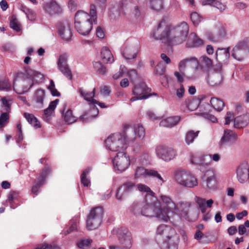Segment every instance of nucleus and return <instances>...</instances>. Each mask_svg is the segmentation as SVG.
I'll return each instance as SVG.
<instances>
[{"mask_svg": "<svg viewBox=\"0 0 249 249\" xmlns=\"http://www.w3.org/2000/svg\"><path fill=\"white\" fill-rule=\"evenodd\" d=\"M189 30L186 22H182L172 27L165 18H163L152 33L153 38L171 45H178L186 40Z\"/></svg>", "mask_w": 249, "mask_h": 249, "instance_id": "f257e3e1", "label": "nucleus"}, {"mask_svg": "<svg viewBox=\"0 0 249 249\" xmlns=\"http://www.w3.org/2000/svg\"><path fill=\"white\" fill-rule=\"evenodd\" d=\"M178 212L176 203H144L141 209L138 205H135L133 210L136 215L141 214L146 217L155 216L166 222L169 219L170 213Z\"/></svg>", "mask_w": 249, "mask_h": 249, "instance_id": "f03ea898", "label": "nucleus"}, {"mask_svg": "<svg viewBox=\"0 0 249 249\" xmlns=\"http://www.w3.org/2000/svg\"><path fill=\"white\" fill-rule=\"evenodd\" d=\"M131 132L128 125H124L122 133H115L108 136L105 141L106 149L117 153L125 151L129 143L135 142V138L130 136Z\"/></svg>", "mask_w": 249, "mask_h": 249, "instance_id": "7ed1b4c3", "label": "nucleus"}, {"mask_svg": "<svg viewBox=\"0 0 249 249\" xmlns=\"http://www.w3.org/2000/svg\"><path fill=\"white\" fill-rule=\"evenodd\" d=\"M97 11L95 5H90L89 13L78 10L75 14L74 27L77 32L82 36L88 35L92 28L93 24H97Z\"/></svg>", "mask_w": 249, "mask_h": 249, "instance_id": "20e7f679", "label": "nucleus"}, {"mask_svg": "<svg viewBox=\"0 0 249 249\" xmlns=\"http://www.w3.org/2000/svg\"><path fill=\"white\" fill-rule=\"evenodd\" d=\"M24 79H14L13 88L14 91L19 94L27 92L34 85L39 84L44 79V75L40 72L27 68L25 72Z\"/></svg>", "mask_w": 249, "mask_h": 249, "instance_id": "39448f33", "label": "nucleus"}, {"mask_svg": "<svg viewBox=\"0 0 249 249\" xmlns=\"http://www.w3.org/2000/svg\"><path fill=\"white\" fill-rule=\"evenodd\" d=\"M95 90V89H93L92 91H89L83 88H79L77 89V92L80 95L92 105L89 112L84 113L80 117V119L83 122H87L93 119L99 113V110L95 106V104L98 103V101L94 99Z\"/></svg>", "mask_w": 249, "mask_h": 249, "instance_id": "423d86ee", "label": "nucleus"}, {"mask_svg": "<svg viewBox=\"0 0 249 249\" xmlns=\"http://www.w3.org/2000/svg\"><path fill=\"white\" fill-rule=\"evenodd\" d=\"M104 214V211L102 207L98 206L92 208L86 220L87 229L92 231L97 229L102 223Z\"/></svg>", "mask_w": 249, "mask_h": 249, "instance_id": "0eeeda50", "label": "nucleus"}, {"mask_svg": "<svg viewBox=\"0 0 249 249\" xmlns=\"http://www.w3.org/2000/svg\"><path fill=\"white\" fill-rule=\"evenodd\" d=\"M158 234L165 238L166 249H177V243L175 241L176 237L174 236L175 231L174 229L165 225H160L157 230Z\"/></svg>", "mask_w": 249, "mask_h": 249, "instance_id": "6e6552de", "label": "nucleus"}, {"mask_svg": "<svg viewBox=\"0 0 249 249\" xmlns=\"http://www.w3.org/2000/svg\"><path fill=\"white\" fill-rule=\"evenodd\" d=\"M39 162L41 164H44L45 167L42 169L40 173L39 176L36 180L35 184L32 187V193L36 196L40 191V187L43 186L46 181L47 177L51 174V167L47 162L46 158L41 159Z\"/></svg>", "mask_w": 249, "mask_h": 249, "instance_id": "1a4fd4ad", "label": "nucleus"}, {"mask_svg": "<svg viewBox=\"0 0 249 249\" xmlns=\"http://www.w3.org/2000/svg\"><path fill=\"white\" fill-rule=\"evenodd\" d=\"M176 181L181 185L193 187L197 185V180L192 173L182 170L176 171L174 174Z\"/></svg>", "mask_w": 249, "mask_h": 249, "instance_id": "9d476101", "label": "nucleus"}, {"mask_svg": "<svg viewBox=\"0 0 249 249\" xmlns=\"http://www.w3.org/2000/svg\"><path fill=\"white\" fill-rule=\"evenodd\" d=\"M113 168L117 173L125 171L129 166L130 160L129 155L124 151L118 152L112 159Z\"/></svg>", "mask_w": 249, "mask_h": 249, "instance_id": "9b49d317", "label": "nucleus"}, {"mask_svg": "<svg viewBox=\"0 0 249 249\" xmlns=\"http://www.w3.org/2000/svg\"><path fill=\"white\" fill-rule=\"evenodd\" d=\"M116 235L121 247L123 249H129L132 245V237L128 229L122 227L116 231Z\"/></svg>", "mask_w": 249, "mask_h": 249, "instance_id": "f8f14e48", "label": "nucleus"}, {"mask_svg": "<svg viewBox=\"0 0 249 249\" xmlns=\"http://www.w3.org/2000/svg\"><path fill=\"white\" fill-rule=\"evenodd\" d=\"M155 152L157 156L165 161H169L174 159L176 156V151L172 147L165 145L157 146Z\"/></svg>", "mask_w": 249, "mask_h": 249, "instance_id": "ddd939ff", "label": "nucleus"}, {"mask_svg": "<svg viewBox=\"0 0 249 249\" xmlns=\"http://www.w3.org/2000/svg\"><path fill=\"white\" fill-rule=\"evenodd\" d=\"M223 79L222 65L217 64L214 66L213 71H209L207 79L208 84L211 86L220 84Z\"/></svg>", "mask_w": 249, "mask_h": 249, "instance_id": "4468645a", "label": "nucleus"}, {"mask_svg": "<svg viewBox=\"0 0 249 249\" xmlns=\"http://www.w3.org/2000/svg\"><path fill=\"white\" fill-rule=\"evenodd\" d=\"M134 178L138 179L141 177H153L158 179L159 184L162 185L164 180L158 173V172L154 169H146L143 167H138L135 172Z\"/></svg>", "mask_w": 249, "mask_h": 249, "instance_id": "2eb2a0df", "label": "nucleus"}, {"mask_svg": "<svg viewBox=\"0 0 249 249\" xmlns=\"http://www.w3.org/2000/svg\"><path fill=\"white\" fill-rule=\"evenodd\" d=\"M132 94L134 95L130 101L132 102L138 100H143L148 98V88L144 83H141L136 85L132 89Z\"/></svg>", "mask_w": 249, "mask_h": 249, "instance_id": "dca6fc26", "label": "nucleus"}, {"mask_svg": "<svg viewBox=\"0 0 249 249\" xmlns=\"http://www.w3.org/2000/svg\"><path fill=\"white\" fill-rule=\"evenodd\" d=\"M236 178L240 183H249V165L247 162L241 163L237 168Z\"/></svg>", "mask_w": 249, "mask_h": 249, "instance_id": "f3484780", "label": "nucleus"}, {"mask_svg": "<svg viewBox=\"0 0 249 249\" xmlns=\"http://www.w3.org/2000/svg\"><path fill=\"white\" fill-rule=\"evenodd\" d=\"M136 188V185L131 181H127L121 185L117 190L116 197L119 200H122L128 194L132 192Z\"/></svg>", "mask_w": 249, "mask_h": 249, "instance_id": "a211bd4d", "label": "nucleus"}, {"mask_svg": "<svg viewBox=\"0 0 249 249\" xmlns=\"http://www.w3.org/2000/svg\"><path fill=\"white\" fill-rule=\"evenodd\" d=\"M227 32L225 27L220 26L213 33L207 32L206 36L211 41L217 42L222 41L226 37Z\"/></svg>", "mask_w": 249, "mask_h": 249, "instance_id": "6ab92c4d", "label": "nucleus"}, {"mask_svg": "<svg viewBox=\"0 0 249 249\" xmlns=\"http://www.w3.org/2000/svg\"><path fill=\"white\" fill-rule=\"evenodd\" d=\"M57 32L64 40H68L72 36V31L70 24L67 21H63L59 22L57 25Z\"/></svg>", "mask_w": 249, "mask_h": 249, "instance_id": "aec40b11", "label": "nucleus"}, {"mask_svg": "<svg viewBox=\"0 0 249 249\" xmlns=\"http://www.w3.org/2000/svg\"><path fill=\"white\" fill-rule=\"evenodd\" d=\"M43 9L50 15L60 14L63 11L61 6L54 0L45 2Z\"/></svg>", "mask_w": 249, "mask_h": 249, "instance_id": "412c9836", "label": "nucleus"}, {"mask_svg": "<svg viewBox=\"0 0 249 249\" xmlns=\"http://www.w3.org/2000/svg\"><path fill=\"white\" fill-rule=\"evenodd\" d=\"M67 56L65 54L59 56L57 61V66L60 71L69 79L72 78L71 71L67 64Z\"/></svg>", "mask_w": 249, "mask_h": 249, "instance_id": "4be33fe9", "label": "nucleus"}, {"mask_svg": "<svg viewBox=\"0 0 249 249\" xmlns=\"http://www.w3.org/2000/svg\"><path fill=\"white\" fill-rule=\"evenodd\" d=\"M248 46L245 42L238 43L233 48L232 56L236 59L241 60L247 51Z\"/></svg>", "mask_w": 249, "mask_h": 249, "instance_id": "5701e85b", "label": "nucleus"}, {"mask_svg": "<svg viewBox=\"0 0 249 249\" xmlns=\"http://www.w3.org/2000/svg\"><path fill=\"white\" fill-rule=\"evenodd\" d=\"M237 139V135L233 131L225 129L219 143L221 146L228 144H231L234 143Z\"/></svg>", "mask_w": 249, "mask_h": 249, "instance_id": "b1692460", "label": "nucleus"}, {"mask_svg": "<svg viewBox=\"0 0 249 249\" xmlns=\"http://www.w3.org/2000/svg\"><path fill=\"white\" fill-rule=\"evenodd\" d=\"M124 125H128L131 130L130 136H133L135 138V142L137 139L140 140H142L144 139L145 137V129L142 124H137L133 127L129 124H125Z\"/></svg>", "mask_w": 249, "mask_h": 249, "instance_id": "393cba45", "label": "nucleus"}, {"mask_svg": "<svg viewBox=\"0 0 249 249\" xmlns=\"http://www.w3.org/2000/svg\"><path fill=\"white\" fill-rule=\"evenodd\" d=\"M203 185L208 189H212L216 186V180L213 170H207L204 175Z\"/></svg>", "mask_w": 249, "mask_h": 249, "instance_id": "a878e982", "label": "nucleus"}, {"mask_svg": "<svg viewBox=\"0 0 249 249\" xmlns=\"http://www.w3.org/2000/svg\"><path fill=\"white\" fill-rule=\"evenodd\" d=\"M195 67L196 69H198L199 63L197 59L194 57H191L183 59L180 61L178 65V68L180 71L185 70L187 67Z\"/></svg>", "mask_w": 249, "mask_h": 249, "instance_id": "bb28decb", "label": "nucleus"}, {"mask_svg": "<svg viewBox=\"0 0 249 249\" xmlns=\"http://www.w3.org/2000/svg\"><path fill=\"white\" fill-rule=\"evenodd\" d=\"M45 97V91L38 89L35 91L32 99L34 106L37 108H42L43 106L44 100Z\"/></svg>", "mask_w": 249, "mask_h": 249, "instance_id": "cd10ccee", "label": "nucleus"}, {"mask_svg": "<svg viewBox=\"0 0 249 249\" xmlns=\"http://www.w3.org/2000/svg\"><path fill=\"white\" fill-rule=\"evenodd\" d=\"M58 102V99H56L54 101L51 102L48 108L44 110V114L42 118L45 121L50 123L51 117L53 115V111L56 108Z\"/></svg>", "mask_w": 249, "mask_h": 249, "instance_id": "c85d7f7f", "label": "nucleus"}, {"mask_svg": "<svg viewBox=\"0 0 249 249\" xmlns=\"http://www.w3.org/2000/svg\"><path fill=\"white\" fill-rule=\"evenodd\" d=\"M249 123V114L245 113L236 117L234 119V126L236 128H242Z\"/></svg>", "mask_w": 249, "mask_h": 249, "instance_id": "c756f323", "label": "nucleus"}, {"mask_svg": "<svg viewBox=\"0 0 249 249\" xmlns=\"http://www.w3.org/2000/svg\"><path fill=\"white\" fill-rule=\"evenodd\" d=\"M67 106L64 104L63 108L60 110L62 117L66 123L68 124H72L77 120V118L72 114V111L71 109H67Z\"/></svg>", "mask_w": 249, "mask_h": 249, "instance_id": "7c9ffc66", "label": "nucleus"}, {"mask_svg": "<svg viewBox=\"0 0 249 249\" xmlns=\"http://www.w3.org/2000/svg\"><path fill=\"white\" fill-rule=\"evenodd\" d=\"M230 48L218 49L216 53V58L219 62L218 64L221 65L222 63H227L229 57Z\"/></svg>", "mask_w": 249, "mask_h": 249, "instance_id": "2f4dec72", "label": "nucleus"}, {"mask_svg": "<svg viewBox=\"0 0 249 249\" xmlns=\"http://www.w3.org/2000/svg\"><path fill=\"white\" fill-rule=\"evenodd\" d=\"M179 121V116H172L162 120L160 123V125L166 127H172L177 124Z\"/></svg>", "mask_w": 249, "mask_h": 249, "instance_id": "473e14b6", "label": "nucleus"}, {"mask_svg": "<svg viewBox=\"0 0 249 249\" xmlns=\"http://www.w3.org/2000/svg\"><path fill=\"white\" fill-rule=\"evenodd\" d=\"M137 48L134 46H128L125 48L123 52V55L126 59H132L137 56Z\"/></svg>", "mask_w": 249, "mask_h": 249, "instance_id": "72a5a7b5", "label": "nucleus"}, {"mask_svg": "<svg viewBox=\"0 0 249 249\" xmlns=\"http://www.w3.org/2000/svg\"><path fill=\"white\" fill-rule=\"evenodd\" d=\"M101 58L105 63H112L114 59L111 51L107 47H103L101 51Z\"/></svg>", "mask_w": 249, "mask_h": 249, "instance_id": "f704fd0d", "label": "nucleus"}, {"mask_svg": "<svg viewBox=\"0 0 249 249\" xmlns=\"http://www.w3.org/2000/svg\"><path fill=\"white\" fill-rule=\"evenodd\" d=\"M203 5H209L218 9L220 12L224 11L226 5L222 3L220 0H202Z\"/></svg>", "mask_w": 249, "mask_h": 249, "instance_id": "c9c22d12", "label": "nucleus"}, {"mask_svg": "<svg viewBox=\"0 0 249 249\" xmlns=\"http://www.w3.org/2000/svg\"><path fill=\"white\" fill-rule=\"evenodd\" d=\"M24 117L28 122L35 128L41 127L39 121L33 114L26 112L24 113Z\"/></svg>", "mask_w": 249, "mask_h": 249, "instance_id": "e433bc0d", "label": "nucleus"}, {"mask_svg": "<svg viewBox=\"0 0 249 249\" xmlns=\"http://www.w3.org/2000/svg\"><path fill=\"white\" fill-rule=\"evenodd\" d=\"M199 131H194L192 130L188 131L185 134V141L186 143L189 145L194 142L195 140L197 137Z\"/></svg>", "mask_w": 249, "mask_h": 249, "instance_id": "4c0bfd02", "label": "nucleus"}, {"mask_svg": "<svg viewBox=\"0 0 249 249\" xmlns=\"http://www.w3.org/2000/svg\"><path fill=\"white\" fill-rule=\"evenodd\" d=\"M190 37L193 38V41L191 43L187 42L186 45L187 47H197L203 45V40L199 38L195 33H191Z\"/></svg>", "mask_w": 249, "mask_h": 249, "instance_id": "58836bf2", "label": "nucleus"}, {"mask_svg": "<svg viewBox=\"0 0 249 249\" xmlns=\"http://www.w3.org/2000/svg\"><path fill=\"white\" fill-rule=\"evenodd\" d=\"M211 160L209 155L202 154L201 162L199 165L200 171L204 172L205 170L211 166Z\"/></svg>", "mask_w": 249, "mask_h": 249, "instance_id": "ea45409f", "label": "nucleus"}, {"mask_svg": "<svg viewBox=\"0 0 249 249\" xmlns=\"http://www.w3.org/2000/svg\"><path fill=\"white\" fill-rule=\"evenodd\" d=\"M91 170V169L89 167L87 168L82 171L81 176V181L82 184L85 187H88L90 184V181L88 177V175Z\"/></svg>", "mask_w": 249, "mask_h": 249, "instance_id": "a19ab883", "label": "nucleus"}, {"mask_svg": "<svg viewBox=\"0 0 249 249\" xmlns=\"http://www.w3.org/2000/svg\"><path fill=\"white\" fill-rule=\"evenodd\" d=\"M212 107L217 111H221L224 106V102L220 99L217 98H212L210 100Z\"/></svg>", "mask_w": 249, "mask_h": 249, "instance_id": "79ce46f5", "label": "nucleus"}, {"mask_svg": "<svg viewBox=\"0 0 249 249\" xmlns=\"http://www.w3.org/2000/svg\"><path fill=\"white\" fill-rule=\"evenodd\" d=\"M202 156V154L198 152L191 153L190 154L191 163L194 165H198L199 166L200 162H201Z\"/></svg>", "mask_w": 249, "mask_h": 249, "instance_id": "37998d69", "label": "nucleus"}, {"mask_svg": "<svg viewBox=\"0 0 249 249\" xmlns=\"http://www.w3.org/2000/svg\"><path fill=\"white\" fill-rule=\"evenodd\" d=\"M137 188L140 192L145 193L146 197L151 196L156 199V198L154 196V193L148 186L143 184H139Z\"/></svg>", "mask_w": 249, "mask_h": 249, "instance_id": "c03bdc74", "label": "nucleus"}, {"mask_svg": "<svg viewBox=\"0 0 249 249\" xmlns=\"http://www.w3.org/2000/svg\"><path fill=\"white\" fill-rule=\"evenodd\" d=\"M21 11L26 15L28 20L34 21L36 19V14L32 10L29 9L26 7H22Z\"/></svg>", "mask_w": 249, "mask_h": 249, "instance_id": "a18cd8bd", "label": "nucleus"}, {"mask_svg": "<svg viewBox=\"0 0 249 249\" xmlns=\"http://www.w3.org/2000/svg\"><path fill=\"white\" fill-rule=\"evenodd\" d=\"M163 0H150V7L153 10L159 11L163 7Z\"/></svg>", "mask_w": 249, "mask_h": 249, "instance_id": "49530a36", "label": "nucleus"}, {"mask_svg": "<svg viewBox=\"0 0 249 249\" xmlns=\"http://www.w3.org/2000/svg\"><path fill=\"white\" fill-rule=\"evenodd\" d=\"M138 162L140 165L147 166L150 164V157L147 153H143L138 159Z\"/></svg>", "mask_w": 249, "mask_h": 249, "instance_id": "de8ad7c7", "label": "nucleus"}, {"mask_svg": "<svg viewBox=\"0 0 249 249\" xmlns=\"http://www.w3.org/2000/svg\"><path fill=\"white\" fill-rule=\"evenodd\" d=\"M93 68L98 73L104 74L106 72V68L100 62H94L93 63Z\"/></svg>", "mask_w": 249, "mask_h": 249, "instance_id": "09e8293b", "label": "nucleus"}, {"mask_svg": "<svg viewBox=\"0 0 249 249\" xmlns=\"http://www.w3.org/2000/svg\"><path fill=\"white\" fill-rule=\"evenodd\" d=\"M10 26L17 32H19L21 29L20 24L18 19L14 16L12 17L10 20Z\"/></svg>", "mask_w": 249, "mask_h": 249, "instance_id": "8fccbe9b", "label": "nucleus"}, {"mask_svg": "<svg viewBox=\"0 0 249 249\" xmlns=\"http://www.w3.org/2000/svg\"><path fill=\"white\" fill-rule=\"evenodd\" d=\"M11 85L7 79L0 80V90L8 91L11 90Z\"/></svg>", "mask_w": 249, "mask_h": 249, "instance_id": "3c124183", "label": "nucleus"}, {"mask_svg": "<svg viewBox=\"0 0 249 249\" xmlns=\"http://www.w3.org/2000/svg\"><path fill=\"white\" fill-rule=\"evenodd\" d=\"M191 19L195 26L198 25L202 21V18L196 12H193L190 16Z\"/></svg>", "mask_w": 249, "mask_h": 249, "instance_id": "603ef678", "label": "nucleus"}, {"mask_svg": "<svg viewBox=\"0 0 249 249\" xmlns=\"http://www.w3.org/2000/svg\"><path fill=\"white\" fill-rule=\"evenodd\" d=\"M92 241L91 239L82 240L77 243V246L80 249H85L90 245Z\"/></svg>", "mask_w": 249, "mask_h": 249, "instance_id": "864d4df0", "label": "nucleus"}, {"mask_svg": "<svg viewBox=\"0 0 249 249\" xmlns=\"http://www.w3.org/2000/svg\"><path fill=\"white\" fill-rule=\"evenodd\" d=\"M187 107L189 110L193 111L198 107V101L196 100H189L187 104Z\"/></svg>", "mask_w": 249, "mask_h": 249, "instance_id": "5fc2aeb1", "label": "nucleus"}, {"mask_svg": "<svg viewBox=\"0 0 249 249\" xmlns=\"http://www.w3.org/2000/svg\"><path fill=\"white\" fill-rule=\"evenodd\" d=\"M9 120V115L7 112L2 113L0 116V128L3 127Z\"/></svg>", "mask_w": 249, "mask_h": 249, "instance_id": "6e6d98bb", "label": "nucleus"}, {"mask_svg": "<svg viewBox=\"0 0 249 249\" xmlns=\"http://www.w3.org/2000/svg\"><path fill=\"white\" fill-rule=\"evenodd\" d=\"M146 117L147 119L154 121L160 119V117L158 116L154 113V112L151 110H148L146 112Z\"/></svg>", "mask_w": 249, "mask_h": 249, "instance_id": "4d7b16f0", "label": "nucleus"}, {"mask_svg": "<svg viewBox=\"0 0 249 249\" xmlns=\"http://www.w3.org/2000/svg\"><path fill=\"white\" fill-rule=\"evenodd\" d=\"M126 70V68L124 65H121L119 71L113 75V78L117 80L122 77L125 73Z\"/></svg>", "mask_w": 249, "mask_h": 249, "instance_id": "13d9d810", "label": "nucleus"}, {"mask_svg": "<svg viewBox=\"0 0 249 249\" xmlns=\"http://www.w3.org/2000/svg\"><path fill=\"white\" fill-rule=\"evenodd\" d=\"M70 224H71V226H70V228L66 231H64V233L66 235L70 233L71 232L77 230V223L76 221H74L73 220H71L70 221Z\"/></svg>", "mask_w": 249, "mask_h": 249, "instance_id": "bf43d9fd", "label": "nucleus"}, {"mask_svg": "<svg viewBox=\"0 0 249 249\" xmlns=\"http://www.w3.org/2000/svg\"><path fill=\"white\" fill-rule=\"evenodd\" d=\"M48 89L51 91L53 96H60V93L55 88V85L53 80L50 81V83L48 87Z\"/></svg>", "mask_w": 249, "mask_h": 249, "instance_id": "052dcab7", "label": "nucleus"}, {"mask_svg": "<svg viewBox=\"0 0 249 249\" xmlns=\"http://www.w3.org/2000/svg\"><path fill=\"white\" fill-rule=\"evenodd\" d=\"M165 67L161 62L159 63L156 66L155 73L156 74L162 75L165 71Z\"/></svg>", "mask_w": 249, "mask_h": 249, "instance_id": "680f3d73", "label": "nucleus"}, {"mask_svg": "<svg viewBox=\"0 0 249 249\" xmlns=\"http://www.w3.org/2000/svg\"><path fill=\"white\" fill-rule=\"evenodd\" d=\"M20 196L18 192L13 191L9 194L8 196V200L9 201H17L18 200Z\"/></svg>", "mask_w": 249, "mask_h": 249, "instance_id": "e2e57ef3", "label": "nucleus"}, {"mask_svg": "<svg viewBox=\"0 0 249 249\" xmlns=\"http://www.w3.org/2000/svg\"><path fill=\"white\" fill-rule=\"evenodd\" d=\"M35 249H58L56 246H53L46 243L38 245Z\"/></svg>", "mask_w": 249, "mask_h": 249, "instance_id": "0e129e2a", "label": "nucleus"}, {"mask_svg": "<svg viewBox=\"0 0 249 249\" xmlns=\"http://www.w3.org/2000/svg\"><path fill=\"white\" fill-rule=\"evenodd\" d=\"M127 76L130 78L132 82H133L137 78L138 74L136 70L133 69L127 73Z\"/></svg>", "mask_w": 249, "mask_h": 249, "instance_id": "69168bd1", "label": "nucleus"}, {"mask_svg": "<svg viewBox=\"0 0 249 249\" xmlns=\"http://www.w3.org/2000/svg\"><path fill=\"white\" fill-rule=\"evenodd\" d=\"M234 115L233 113L228 112L227 113L226 116L225 117V124L228 125L230 124L231 121L233 120Z\"/></svg>", "mask_w": 249, "mask_h": 249, "instance_id": "338daca9", "label": "nucleus"}, {"mask_svg": "<svg viewBox=\"0 0 249 249\" xmlns=\"http://www.w3.org/2000/svg\"><path fill=\"white\" fill-rule=\"evenodd\" d=\"M68 6L71 11H75L77 7V4L74 0H69Z\"/></svg>", "mask_w": 249, "mask_h": 249, "instance_id": "774afa93", "label": "nucleus"}]
</instances>
